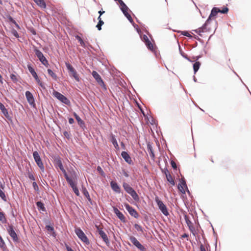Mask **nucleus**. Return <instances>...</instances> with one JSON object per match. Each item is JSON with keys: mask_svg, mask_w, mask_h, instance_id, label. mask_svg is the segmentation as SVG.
<instances>
[{"mask_svg": "<svg viewBox=\"0 0 251 251\" xmlns=\"http://www.w3.org/2000/svg\"><path fill=\"white\" fill-rule=\"evenodd\" d=\"M229 11L228 8L226 6L222 7V9L217 7H214L212 8L210 15H209L207 19V22H211L212 20H215L217 18V15L219 13L221 14H226ZM216 25H217L218 23L216 20H215Z\"/></svg>", "mask_w": 251, "mask_h": 251, "instance_id": "1", "label": "nucleus"}, {"mask_svg": "<svg viewBox=\"0 0 251 251\" xmlns=\"http://www.w3.org/2000/svg\"><path fill=\"white\" fill-rule=\"evenodd\" d=\"M123 186L125 191L129 194L135 201H139V197L135 190L132 187L126 182L123 183Z\"/></svg>", "mask_w": 251, "mask_h": 251, "instance_id": "2", "label": "nucleus"}, {"mask_svg": "<svg viewBox=\"0 0 251 251\" xmlns=\"http://www.w3.org/2000/svg\"><path fill=\"white\" fill-rule=\"evenodd\" d=\"M179 182L177 185V189L183 194H185L187 192L189 195H191V193L188 189L185 178L183 176L179 179Z\"/></svg>", "mask_w": 251, "mask_h": 251, "instance_id": "3", "label": "nucleus"}, {"mask_svg": "<svg viewBox=\"0 0 251 251\" xmlns=\"http://www.w3.org/2000/svg\"><path fill=\"white\" fill-rule=\"evenodd\" d=\"M34 51L41 63L45 67H48L49 66V64L48 60L45 57L43 53L35 47L34 48Z\"/></svg>", "mask_w": 251, "mask_h": 251, "instance_id": "4", "label": "nucleus"}, {"mask_svg": "<svg viewBox=\"0 0 251 251\" xmlns=\"http://www.w3.org/2000/svg\"><path fill=\"white\" fill-rule=\"evenodd\" d=\"M65 65L68 71L69 75L74 77L77 82H79L80 78L75 69L69 62H66Z\"/></svg>", "mask_w": 251, "mask_h": 251, "instance_id": "5", "label": "nucleus"}, {"mask_svg": "<svg viewBox=\"0 0 251 251\" xmlns=\"http://www.w3.org/2000/svg\"><path fill=\"white\" fill-rule=\"evenodd\" d=\"M75 233L78 238L86 245L90 244L89 240L84 232L80 227L76 228L75 230Z\"/></svg>", "mask_w": 251, "mask_h": 251, "instance_id": "6", "label": "nucleus"}, {"mask_svg": "<svg viewBox=\"0 0 251 251\" xmlns=\"http://www.w3.org/2000/svg\"><path fill=\"white\" fill-rule=\"evenodd\" d=\"M155 201L157 204L159 209L161 211V212L165 216H168L169 213L168 211L167 207L163 202L161 200H159L158 197H156Z\"/></svg>", "mask_w": 251, "mask_h": 251, "instance_id": "7", "label": "nucleus"}, {"mask_svg": "<svg viewBox=\"0 0 251 251\" xmlns=\"http://www.w3.org/2000/svg\"><path fill=\"white\" fill-rule=\"evenodd\" d=\"M53 95L54 97H55L57 99H58L61 102L67 105H70L71 104L70 100L65 96H64L61 93L54 91L53 92Z\"/></svg>", "mask_w": 251, "mask_h": 251, "instance_id": "8", "label": "nucleus"}, {"mask_svg": "<svg viewBox=\"0 0 251 251\" xmlns=\"http://www.w3.org/2000/svg\"><path fill=\"white\" fill-rule=\"evenodd\" d=\"M7 231L10 236L12 238L14 242L17 243L19 242V238L17 233H16L14 227L12 225H8Z\"/></svg>", "mask_w": 251, "mask_h": 251, "instance_id": "9", "label": "nucleus"}, {"mask_svg": "<svg viewBox=\"0 0 251 251\" xmlns=\"http://www.w3.org/2000/svg\"><path fill=\"white\" fill-rule=\"evenodd\" d=\"M129 240L140 251H147L146 248L134 236H130Z\"/></svg>", "mask_w": 251, "mask_h": 251, "instance_id": "10", "label": "nucleus"}, {"mask_svg": "<svg viewBox=\"0 0 251 251\" xmlns=\"http://www.w3.org/2000/svg\"><path fill=\"white\" fill-rule=\"evenodd\" d=\"M96 227L99 233V234L100 235V237L102 239V240L104 242L107 246H109L110 244L109 239L106 234L103 230L102 228L100 227V226L97 225H96Z\"/></svg>", "mask_w": 251, "mask_h": 251, "instance_id": "11", "label": "nucleus"}, {"mask_svg": "<svg viewBox=\"0 0 251 251\" xmlns=\"http://www.w3.org/2000/svg\"><path fill=\"white\" fill-rule=\"evenodd\" d=\"M92 75L93 77L95 79L98 84L104 89H106V86L100 75L96 71H93L92 72Z\"/></svg>", "mask_w": 251, "mask_h": 251, "instance_id": "12", "label": "nucleus"}, {"mask_svg": "<svg viewBox=\"0 0 251 251\" xmlns=\"http://www.w3.org/2000/svg\"><path fill=\"white\" fill-rule=\"evenodd\" d=\"M33 156L37 166L41 170H44V167L38 152L36 151H33Z\"/></svg>", "mask_w": 251, "mask_h": 251, "instance_id": "13", "label": "nucleus"}, {"mask_svg": "<svg viewBox=\"0 0 251 251\" xmlns=\"http://www.w3.org/2000/svg\"><path fill=\"white\" fill-rule=\"evenodd\" d=\"M125 206L129 214L135 218H138L139 216L137 211L128 203H125Z\"/></svg>", "mask_w": 251, "mask_h": 251, "instance_id": "14", "label": "nucleus"}, {"mask_svg": "<svg viewBox=\"0 0 251 251\" xmlns=\"http://www.w3.org/2000/svg\"><path fill=\"white\" fill-rule=\"evenodd\" d=\"M25 95L29 105L31 106L34 107L36 105V104L32 94L30 91H27L25 92Z\"/></svg>", "mask_w": 251, "mask_h": 251, "instance_id": "15", "label": "nucleus"}, {"mask_svg": "<svg viewBox=\"0 0 251 251\" xmlns=\"http://www.w3.org/2000/svg\"><path fill=\"white\" fill-rule=\"evenodd\" d=\"M113 212L117 216V217L120 220V221L123 223H126V220L124 214L119 211V210L116 207H113Z\"/></svg>", "mask_w": 251, "mask_h": 251, "instance_id": "16", "label": "nucleus"}, {"mask_svg": "<svg viewBox=\"0 0 251 251\" xmlns=\"http://www.w3.org/2000/svg\"><path fill=\"white\" fill-rule=\"evenodd\" d=\"M81 189H82V192L83 193L84 196L87 198V199L88 201L89 202L90 204L92 205H96V203L95 202L91 200L90 196L89 195V193L88 191H87V189L86 188V187L82 185Z\"/></svg>", "mask_w": 251, "mask_h": 251, "instance_id": "17", "label": "nucleus"}, {"mask_svg": "<svg viewBox=\"0 0 251 251\" xmlns=\"http://www.w3.org/2000/svg\"><path fill=\"white\" fill-rule=\"evenodd\" d=\"M121 156L127 163L130 165L133 164V162L131 158V157L130 156L127 151H123L121 152Z\"/></svg>", "mask_w": 251, "mask_h": 251, "instance_id": "18", "label": "nucleus"}, {"mask_svg": "<svg viewBox=\"0 0 251 251\" xmlns=\"http://www.w3.org/2000/svg\"><path fill=\"white\" fill-rule=\"evenodd\" d=\"M70 186L72 188L74 192L77 196L80 195L79 190L76 186V182L74 181L73 179L68 182Z\"/></svg>", "mask_w": 251, "mask_h": 251, "instance_id": "19", "label": "nucleus"}, {"mask_svg": "<svg viewBox=\"0 0 251 251\" xmlns=\"http://www.w3.org/2000/svg\"><path fill=\"white\" fill-rule=\"evenodd\" d=\"M53 163L56 168H59L60 169L63 167L61 158L59 156H56L54 158Z\"/></svg>", "mask_w": 251, "mask_h": 251, "instance_id": "20", "label": "nucleus"}, {"mask_svg": "<svg viewBox=\"0 0 251 251\" xmlns=\"http://www.w3.org/2000/svg\"><path fill=\"white\" fill-rule=\"evenodd\" d=\"M119 3V6L120 9L123 12V14H125L128 12V10L129 9L127 6L126 4L124 1H117Z\"/></svg>", "mask_w": 251, "mask_h": 251, "instance_id": "21", "label": "nucleus"}, {"mask_svg": "<svg viewBox=\"0 0 251 251\" xmlns=\"http://www.w3.org/2000/svg\"><path fill=\"white\" fill-rule=\"evenodd\" d=\"M112 189L117 193H120L121 188L118 184L114 181H111L110 183Z\"/></svg>", "mask_w": 251, "mask_h": 251, "instance_id": "22", "label": "nucleus"}, {"mask_svg": "<svg viewBox=\"0 0 251 251\" xmlns=\"http://www.w3.org/2000/svg\"><path fill=\"white\" fill-rule=\"evenodd\" d=\"M110 140L111 142L112 143V144L113 145L114 148L117 150H119L120 148H119V145L118 144L117 139L116 138V136L115 135H114L113 134H111L110 135Z\"/></svg>", "mask_w": 251, "mask_h": 251, "instance_id": "23", "label": "nucleus"}, {"mask_svg": "<svg viewBox=\"0 0 251 251\" xmlns=\"http://www.w3.org/2000/svg\"><path fill=\"white\" fill-rule=\"evenodd\" d=\"M4 187H5L4 184H2L1 182H0V197L3 201H7L6 197L5 196L4 192H3Z\"/></svg>", "mask_w": 251, "mask_h": 251, "instance_id": "24", "label": "nucleus"}, {"mask_svg": "<svg viewBox=\"0 0 251 251\" xmlns=\"http://www.w3.org/2000/svg\"><path fill=\"white\" fill-rule=\"evenodd\" d=\"M36 205L39 211L46 212V208L45 206V204L41 201H37L36 202Z\"/></svg>", "mask_w": 251, "mask_h": 251, "instance_id": "25", "label": "nucleus"}, {"mask_svg": "<svg viewBox=\"0 0 251 251\" xmlns=\"http://www.w3.org/2000/svg\"><path fill=\"white\" fill-rule=\"evenodd\" d=\"M78 125L80 126V127L84 131H85V129H87V127L85 125V122L80 118V117H78L76 119Z\"/></svg>", "mask_w": 251, "mask_h": 251, "instance_id": "26", "label": "nucleus"}, {"mask_svg": "<svg viewBox=\"0 0 251 251\" xmlns=\"http://www.w3.org/2000/svg\"><path fill=\"white\" fill-rule=\"evenodd\" d=\"M145 44L149 50L154 52L156 55L155 48L150 40L145 42Z\"/></svg>", "mask_w": 251, "mask_h": 251, "instance_id": "27", "label": "nucleus"}, {"mask_svg": "<svg viewBox=\"0 0 251 251\" xmlns=\"http://www.w3.org/2000/svg\"><path fill=\"white\" fill-rule=\"evenodd\" d=\"M46 228L49 232H50V235L51 236L53 237H55L56 236V232L52 225H47L46 226Z\"/></svg>", "mask_w": 251, "mask_h": 251, "instance_id": "28", "label": "nucleus"}, {"mask_svg": "<svg viewBox=\"0 0 251 251\" xmlns=\"http://www.w3.org/2000/svg\"><path fill=\"white\" fill-rule=\"evenodd\" d=\"M27 69L29 71V72L30 73V74L32 75V76L34 78L37 77V74L36 73L34 69L32 67L31 64H28L27 65Z\"/></svg>", "mask_w": 251, "mask_h": 251, "instance_id": "29", "label": "nucleus"}, {"mask_svg": "<svg viewBox=\"0 0 251 251\" xmlns=\"http://www.w3.org/2000/svg\"><path fill=\"white\" fill-rule=\"evenodd\" d=\"M211 22H207V19L206 20L204 24L200 28L202 32L209 31L210 30V28H207V25L210 23Z\"/></svg>", "mask_w": 251, "mask_h": 251, "instance_id": "30", "label": "nucleus"}, {"mask_svg": "<svg viewBox=\"0 0 251 251\" xmlns=\"http://www.w3.org/2000/svg\"><path fill=\"white\" fill-rule=\"evenodd\" d=\"M201 63L199 61H195L193 64V67L194 74H196L199 70Z\"/></svg>", "mask_w": 251, "mask_h": 251, "instance_id": "31", "label": "nucleus"}, {"mask_svg": "<svg viewBox=\"0 0 251 251\" xmlns=\"http://www.w3.org/2000/svg\"><path fill=\"white\" fill-rule=\"evenodd\" d=\"M0 110L4 116L5 115H8V114H9L7 109L5 108L4 104L1 102H0Z\"/></svg>", "mask_w": 251, "mask_h": 251, "instance_id": "32", "label": "nucleus"}, {"mask_svg": "<svg viewBox=\"0 0 251 251\" xmlns=\"http://www.w3.org/2000/svg\"><path fill=\"white\" fill-rule=\"evenodd\" d=\"M60 170L62 171V173L63 174L65 178H66L67 182H68L69 181H70L71 180H72V178L71 177H70L68 175V174H67L66 170H65L64 167H63V168H62Z\"/></svg>", "mask_w": 251, "mask_h": 251, "instance_id": "33", "label": "nucleus"}, {"mask_svg": "<svg viewBox=\"0 0 251 251\" xmlns=\"http://www.w3.org/2000/svg\"><path fill=\"white\" fill-rule=\"evenodd\" d=\"M60 170L62 171V173L63 174L65 178H66L67 182H68L69 181H70L71 180H72V178L71 177H70L68 175V174H67L66 170H65L64 167H63V168H62Z\"/></svg>", "mask_w": 251, "mask_h": 251, "instance_id": "34", "label": "nucleus"}, {"mask_svg": "<svg viewBox=\"0 0 251 251\" xmlns=\"http://www.w3.org/2000/svg\"><path fill=\"white\" fill-rule=\"evenodd\" d=\"M147 149L151 157H154V154L153 153V149L151 145L149 142L147 144Z\"/></svg>", "mask_w": 251, "mask_h": 251, "instance_id": "35", "label": "nucleus"}, {"mask_svg": "<svg viewBox=\"0 0 251 251\" xmlns=\"http://www.w3.org/2000/svg\"><path fill=\"white\" fill-rule=\"evenodd\" d=\"M37 5L40 7L42 9H45L46 8L47 4L46 3V1H34Z\"/></svg>", "mask_w": 251, "mask_h": 251, "instance_id": "36", "label": "nucleus"}, {"mask_svg": "<svg viewBox=\"0 0 251 251\" xmlns=\"http://www.w3.org/2000/svg\"><path fill=\"white\" fill-rule=\"evenodd\" d=\"M166 179L167 181L172 185L174 186L175 185V181L172 178V176L170 174H168V175L166 176Z\"/></svg>", "mask_w": 251, "mask_h": 251, "instance_id": "37", "label": "nucleus"}, {"mask_svg": "<svg viewBox=\"0 0 251 251\" xmlns=\"http://www.w3.org/2000/svg\"><path fill=\"white\" fill-rule=\"evenodd\" d=\"M0 248L2 249V251H4L5 249H8L6 247L5 243L2 239V237L0 235Z\"/></svg>", "mask_w": 251, "mask_h": 251, "instance_id": "38", "label": "nucleus"}, {"mask_svg": "<svg viewBox=\"0 0 251 251\" xmlns=\"http://www.w3.org/2000/svg\"><path fill=\"white\" fill-rule=\"evenodd\" d=\"M0 221L3 224L6 223L7 221L3 212L0 211Z\"/></svg>", "mask_w": 251, "mask_h": 251, "instance_id": "39", "label": "nucleus"}, {"mask_svg": "<svg viewBox=\"0 0 251 251\" xmlns=\"http://www.w3.org/2000/svg\"><path fill=\"white\" fill-rule=\"evenodd\" d=\"M178 32H181L182 35L188 37L189 39L193 38V36L187 31H180Z\"/></svg>", "mask_w": 251, "mask_h": 251, "instance_id": "40", "label": "nucleus"}, {"mask_svg": "<svg viewBox=\"0 0 251 251\" xmlns=\"http://www.w3.org/2000/svg\"><path fill=\"white\" fill-rule=\"evenodd\" d=\"M97 171L100 173V174L103 177H105V173L103 171L101 167L100 166H98L97 168Z\"/></svg>", "mask_w": 251, "mask_h": 251, "instance_id": "41", "label": "nucleus"}, {"mask_svg": "<svg viewBox=\"0 0 251 251\" xmlns=\"http://www.w3.org/2000/svg\"><path fill=\"white\" fill-rule=\"evenodd\" d=\"M48 73L53 78L56 79L57 78L56 75L50 69H48Z\"/></svg>", "mask_w": 251, "mask_h": 251, "instance_id": "42", "label": "nucleus"}, {"mask_svg": "<svg viewBox=\"0 0 251 251\" xmlns=\"http://www.w3.org/2000/svg\"><path fill=\"white\" fill-rule=\"evenodd\" d=\"M134 228L138 231L144 232V229L142 227L137 224H135L134 225Z\"/></svg>", "mask_w": 251, "mask_h": 251, "instance_id": "43", "label": "nucleus"}, {"mask_svg": "<svg viewBox=\"0 0 251 251\" xmlns=\"http://www.w3.org/2000/svg\"><path fill=\"white\" fill-rule=\"evenodd\" d=\"M76 39L78 40V41L79 42L81 46L84 47L85 46V43L83 41V40L82 39V38L78 35H76L75 36Z\"/></svg>", "mask_w": 251, "mask_h": 251, "instance_id": "44", "label": "nucleus"}, {"mask_svg": "<svg viewBox=\"0 0 251 251\" xmlns=\"http://www.w3.org/2000/svg\"><path fill=\"white\" fill-rule=\"evenodd\" d=\"M124 15L127 19V20L129 21V22L131 24H134V22L131 15L128 13H127L125 14H124Z\"/></svg>", "mask_w": 251, "mask_h": 251, "instance_id": "45", "label": "nucleus"}, {"mask_svg": "<svg viewBox=\"0 0 251 251\" xmlns=\"http://www.w3.org/2000/svg\"><path fill=\"white\" fill-rule=\"evenodd\" d=\"M131 24L133 26L134 28L136 30L137 33L139 35H140V33H142V31H141L140 28L139 27L138 25L137 24H136L135 23H134V24Z\"/></svg>", "mask_w": 251, "mask_h": 251, "instance_id": "46", "label": "nucleus"}, {"mask_svg": "<svg viewBox=\"0 0 251 251\" xmlns=\"http://www.w3.org/2000/svg\"><path fill=\"white\" fill-rule=\"evenodd\" d=\"M184 218L185 221L187 225V226H189V225H193V223L192 222L189 220V218L188 217L187 215L185 214L184 216Z\"/></svg>", "mask_w": 251, "mask_h": 251, "instance_id": "47", "label": "nucleus"}, {"mask_svg": "<svg viewBox=\"0 0 251 251\" xmlns=\"http://www.w3.org/2000/svg\"><path fill=\"white\" fill-rule=\"evenodd\" d=\"M34 78L41 87H42L43 89H45V87L44 84L40 81L38 76H37V77Z\"/></svg>", "mask_w": 251, "mask_h": 251, "instance_id": "48", "label": "nucleus"}, {"mask_svg": "<svg viewBox=\"0 0 251 251\" xmlns=\"http://www.w3.org/2000/svg\"><path fill=\"white\" fill-rule=\"evenodd\" d=\"M103 24L104 22L103 21L98 22L97 25H96V27L98 30H100L101 29V26Z\"/></svg>", "mask_w": 251, "mask_h": 251, "instance_id": "49", "label": "nucleus"}, {"mask_svg": "<svg viewBox=\"0 0 251 251\" xmlns=\"http://www.w3.org/2000/svg\"><path fill=\"white\" fill-rule=\"evenodd\" d=\"M140 36V37H141V40L144 42H146L147 41H148V40H149V38L148 37V36L144 34L143 35H142V33H140V35H139Z\"/></svg>", "mask_w": 251, "mask_h": 251, "instance_id": "50", "label": "nucleus"}, {"mask_svg": "<svg viewBox=\"0 0 251 251\" xmlns=\"http://www.w3.org/2000/svg\"><path fill=\"white\" fill-rule=\"evenodd\" d=\"M188 228L190 231L193 233V234L195 236L196 232L195 231V227L193 226V225H189Z\"/></svg>", "mask_w": 251, "mask_h": 251, "instance_id": "51", "label": "nucleus"}, {"mask_svg": "<svg viewBox=\"0 0 251 251\" xmlns=\"http://www.w3.org/2000/svg\"><path fill=\"white\" fill-rule=\"evenodd\" d=\"M10 77L14 82H17L18 81L17 76L16 75L11 74Z\"/></svg>", "mask_w": 251, "mask_h": 251, "instance_id": "52", "label": "nucleus"}, {"mask_svg": "<svg viewBox=\"0 0 251 251\" xmlns=\"http://www.w3.org/2000/svg\"><path fill=\"white\" fill-rule=\"evenodd\" d=\"M27 175H28V177L31 180H35V177L33 176V175L32 174L31 172L29 171V170H28L27 172Z\"/></svg>", "mask_w": 251, "mask_h": 251, "instance_id": "53", "label": "nucleus"}, {"mask_svg": "<svg viewBox=\"0 0 251 251\" xmlns=\"http://www.w3.org/2000/svg\"><path fill=\"white\" fill-rule=\"evenodd\" d=\"M170 164L171 165V166L173 168V169L174 170H176L177 169V165H176V162L173 160H171V161H170Z\"/></svg>", "mask_w": 251, "mask_h": 251, "instance_id": "54", "label": "nucleus"}, {"mask_svg": "<svg viewBox=\"0 0 251 251\" xmlns=\"http://www.w3.org/2000/svg\"><path fill=\"white\" fill-rule=\"evenodd\" d=\"M32 186L33 187L34 190L35 191H39V187L37 184V183L35 181H33L32 183Z\"/></svg>", "mask_w": 251, "mask_h": 251, "instance_id": "55", "label": "nucleus"}, {"mask_svg": "<svg viewBox=\"0 0 251 251\" xmlns=\"http://www.w3.org/2000/svg\"><path fill=\"white\" fill-rule=\"evenodd\" d=\"M7 18H8V20H9L10 23H12V24H13L14 25L16 23V21L11 16H8L7 17Z\"/></svg>", "mask_w": 251, "mask_h": 251, "instance_id": "56", "label": "nucleus"}, {"mask_svg": "<svg viewBox=\"0 0 251 251\" xmlns=\"http://www.w3.org/2000/svg\"><path fill=\"white\" fill-rule=\"evenodd\" d=\"M12 34L14 36H15L16 38L19 37V35L18 33V32L15 29H13L12 30Z\"/></svg>", "mask_w": 251, "mask_h": 251, "instance_id": "57", "label": "nucleus"}, {"mask_svg": "<svg viewBox=\"0 0 251 251\" xmlns=\"http://www.w3.org/2000/svg\"><path fill=\"white\" fill-rule=\"evenodd\" d=\"M183 58H184L185 59H186V60H187L188 61L190 62H193L194 61L193 60H192L188 56V55L185 54V53H184L183 55H182V56Z\"/></svg>", "mask_w": 251, "mask_h": 251, "instance_id": "58", "label": "nucleus"}, {"mask_svg": "<svg viewBox=\"0 0 251 251\" xmlns=\"http://www.w3.org/2000/svg\"><path fill=\"white\" fill-rule=\"evenodd\" d=\"M161 171L163 173H164L166 176H167L168 174H170L168 169L167 167H165L164 169H161Z\"/></svg>", "mask_w": 251, "mask_h": 251, "instance_id": "59", "label": "nucleus"}, {"mask_svg": "<svg viewBox=\"0 0 251 251\" xmlns=\"http://www.w3.org/2000/svg\"><path fill=\"white\" fill-rule=\"evenodd\" d=\"M64 136L68 139H70V134L67 132V131H65L63 132Z\"/></svg>", "mask_w": 251, "mask_h": 251, "instance_id": "60", "label": "nucleus"}, {"mask_svg": "<svg viewBox=\"0 0 251 251\" xmlns=\"http://www.w3.org/2000/svg\"><path fill=\"white\" fill-rule=\"evenodd\" d=\"M65 248L67 251H75L68 244L65 243Z\"/></svg>", "mask_w": 251, "mask_h": 251, "instance_id": "61", "label": "nucleus"}, {"mask_svg": "<svg viewBox=\"0 0 251 251\" xmlns=\"http://www.w3.org/2000/svg\"><path fill=\"white\" fill-rule=\"evenodd\" d=\"M188 236H189L188 234H187V233H184L183 235H182L181 236L180 238L181 239H183V238H187V240L188 241V240H189L188 239Z\"/></svg>", "mask_w": 251, "mask_h": 251, "instance_id": "62", "label": "nucleus"}, {"mask_svg": "<svg viewBox=\"0 0 251 251\" xmlns=\"http://www.w3.org/2000/svg\"><path fill=\"white\" fill-rule=\"evenodd\" d=\"M122 174L126 177H128L129 176V175L125 170H122Z\"/></svg>", "mask_w": 251, "mask_h": 251, "instance_id": "63", "label": "nucleus"}, {"mask_svg": "<svg viewBox=\"0 0 251 251\" xmlns=\"http://www.w3.org/2000/svg\"><path fill=\"white\" fill-rule=\"evenodd\" d=\"M68 122H69V123L71 125V124H73L75 122V121H74V119L72 118V117H70L68 118Z\"/></svg>", "mask_w": 251, "mask_h": 251, "instance_id": "64", "label": "nucleus"}]
</instances>
